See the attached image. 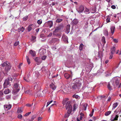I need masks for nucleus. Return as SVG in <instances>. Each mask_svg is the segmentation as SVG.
Instances as JSON below:
<instances>
[{
    "instance_id": "1a4fd4ad",
    "label": "nucleus",
    "mask_w": 121,
    "mask_h": 121,
    "mask_svg": "<svg viewBox=\"0 0 121 121\" xmlns=\"http://www.w3.org/2000/svg\"><path fill=\"white\" fill-rule=\"evenodd\" d=\"M35 26L33 24H31L28 26L27 27V29L28 32H30L32 29L33 27H35Z\"/></svg>"
},
{
    "instance_id": "0eeeda50",
    "label": "nucleus",
    "mask_w": 121,
    "mask_h": 121,
    "mask_svg": "<svg viewBox=\"0 0 121 121\" xmlns=\"http://www.w3.org/2000/svg\"><path fill=\"white\" fill-rule=\"evenodd\" d=\"M76 10L78 13H82L84 10V7L83 6H80L79 7L77 8L76 9Z\"/></svg>"
},
{
    "instance_id": "09e8293b",
    "label": "nucleus",
    "mask_w": 121,
    "mask_h": 121,
    "mask_svg": "<svg viewBox=\"0 0 121 121\" xmlns=\"http://www.w3.org/2000/svg\"><path fill=\"white\" fill-rule=\"evenodd\" d=\"M28 16H26L24 17L23 18V20L24 21H26L28 19Z\"/></svg>"
},
{
    "instance_id": "7c9ffc66",
    "label": "nucleus",
    "mask_w": 121,
    "mask_h": 121,
    "mask_svg": "<svg viewBox=\"0 0 121 121\" xmlns=\"http://www.w3.org/2000/svg\"><path fill=\"white\" fill-rule=\"evenodd\" d=\"M11 77V76H9L8 77L7 79H6L7 80H8V81H9L10 82H12V81L13 80V76H11L12 77Z\"/></svg>"
},
{
    "instance_id": "4d7b16f0",
    "label": "nucleus",
    "mask_w": 121,
    "mask_h": 121,
    "mask_svg": "<svg viewBox=\"0 0 121 121\" xmlns=\"http://www.w3.org/2000/svg\"><path fill=\"white\" fill-rule=\"evenodd\" d=\"M10 98H11V95H8L6 96V98L7 99H10Z\"/></svg>"
},
{
    "instance_id": "9d476101",
    "label": "nucleus",
    "mask_w": 121,
    "mask_h": 121,
    "mask_svg": "<svg viewBox=\"0 0 121 121\" xmlns=\"http://www.w3.org/2000/svg\"><path fill=\"white\" fill-rule=\"evenodd\" d=\"M31 76H24L23 78L24 80L26 82H29L32 80Z\"/></svg>"
},
{
    "instance_id": "864d4df0",
    "label": "nucleus",
    "mask_w": 121,
    "mask_h": 121,
    "mask_svg": "<svg viewBox=\"0 0 121 121\" xmlns=\"http://www.w3.org/2000/svg\"><path fill=\"white\" fill-rule=\"evenodd\" d=\"M53 101V100H52L51 101L48 102L47 103V105H46V107H47L51 103H52Z\"/></svg>"
},
{
    "instance_id": "5701e85b",
    "label": "nucleus",
    "mask_w": 121,
    "mask_h": 121,
    "mask_svg": "<svg viewBox=\"0 0 121 121\" xmlns=\"http://www.w3.org/2000/svg\"><path fill=\"white\" fill-rule=\"evenodd\" d=\"M69 100V99L67 98H66L64 99L62 102V103L64 106L65 105L66 103L68 102V101Z\"/></svg>"
},
{
    "instance_id": "6e6552de",
    "label": "nucleus",
    "mask_w": 121,
    "mask_h": 121,
    "mask_svg": "<svg viewBox=\"0 0 121 121\" xmlns=\"http://www.w3.org/2000/svg\"><path fill=\"white\" fill-rule=\"evenodd\" d=\"M40 83L39 82L35 83L34 89H35L36 88V89L37 90V91H39L40 90Z\"/></svg>"
},
{
    "instance_id": "37998d69",
    "label": "nucleus",
    "mask_w": 121,
    "mask_h": 121,
    "mask_svg": "<svg viewBox=\"0 0 121 121\" xmlns=\"http://www.w3.org/2000/svg\"><path fill=\"white\" fill-rule=\"evenodd\" d=\"M54 105H55V106H56V104H52L50 106V107L49 108V109H48V111L49 112H51V110H50V108L52 106H54Z\"/></svg>"
},
{
    "instance_id": "aec40b11",
    "label": "nucleus",
    "mask_w": 121,
    "mask_h": 121,
    "mask_svg": "<svg viewBox=\"0 0 121 121\" xmlns=\"http://www.w3.org/2000/svg\"><path fill=\"white\" fill-rule=\"evenodd\" d=\"M25 29L24 27L23 26L19 28L18 29V30L19 32H23L24 31Z\"/></svg>"
},
{
    "instance_id": "13d9d810",
    "label": "nucleus",
    "mask_w": 121,
    "mask_h": 121,
    "mask_svg": "<svg viewBox=\"0 0 121 121\" xmlns=\"http://www.w3.org/2000/svg\"><path fill=\"white\" fill-rule=\"evenodd\" d=\"M113 40L115 43H117L118 42V40L117 39H113Z\"/></svg>"
},
{
    "instance_id": "a19ab883",
    "label": "nucleus",
    "mask_w": 121,
    "mask_h": 121,
    "mask_svg": "<svg viewBox=\"0 0 121 121\" xmlns=\"http://www.w3.org/2000/svg\"><path fill=\"white\" fill-rule=\"evenodd\" d=\"M26 58L28 64H30V60L29 59L28 56H26Z\"/></svg>"
},
{
    "instance_id": "b1692460",
    "label": "nucleus",
    "mask_w": 121,
    "mask_h": 121,
    "mask_svg": "<svg viewBox=\"0 0 121 121\" xmlns=\"http://www.w3.org/2000/svg\"><path fill=\"white\" fill-rule=\"evenodd\" d=\"M11 92V91L8 89H5L4 91V93L5 94H6L9 93Z\"/></svg>"
},
{
    "instance_id": "423d86ee",
    "label": "nucleus",
    "mask_w": 121,
    "mask_h": 121,
    "mask_svg": "<svg viewBox=\"0 0 121 121\" xmlns=\"http://www.w3.org/2000/svg\"><path fill=\"white\" fill-rule=\"evenodd\" d=\"M59 41V39L57 38H53L49 42L51 44L53 45L55 43H58Z\"/></svg>"
},
{
    "instance_id": "8fccbe9b",
    "label": "nucleus",
    "mask_w": 121,
    "mask_h": 121,
    "mask_svg": "<svg viewBox=\"0 0 121 121\" xmlns=\"http://www.w3.org/2000/svg\"><path fill=\"white\" fill-rule=\"evenodd\" d=\"M19 44V41L15 42L14 44V45L15 46H17Z\"/></svg>"
},
{
    "instance_id": "e433bc0d",
    "label": "nucleus",
    "mask_w": 121,
    "mask_h": 121,
    "mask_svg": "<svg viewBox=\"0 0 121 121\" xmlns=\"http://www.w3.org/2000/svg\"><path fill=\"white\" fill-rule=\"evenodd\" d=\"M72 108H71V107H70L69 108H68L67 113H69V114H70L72 112Z\"/></svg>"
},
{
    "instance_id": "603ef678",
    "label": "nucleus",
    "mask_w": 121,
    "mask_h": 121,
    "mask_svg": "<svg viewBox=\"0 0 121 121\" xmlns=\"http://www.w3.org/2000/svg\"><path fill=\"white\" fill-rule=\"evenodd\" d=\"M87 66H89L90 67H91V68H92L93 67V64L90 63L89 64H88V65Z\"/></svg>"
},
{
    "instance_id": "f03ea898",
    "label": "nucleus",
    "mask_w": 121,
    "mask_h": 121,
    "mask_svg": "<svg viewBox=\"0 0 121 121\" xmlns=\"http://www.w3.org/2000/svg\"><path fill=\"white\" fill-rule=\"evenodd\" d=\"M1 65L3 67L5 66V67L4 69V72H3L2 71L0 72V76L2 75L6 76L9 75L8 74V71L9 70L11 69V65L10 63L6 61L2 64Z\"/></svg>"
},
{
    "instance_id": "a211bd4d",
    "label": "nucleus",
    "mask_w": 121,
    "mask_h": 121,
    "mask_svg": "<svg viewBox=\"0 0 121 121\" xmlns=\"http://www.w3.org/2000/svg\"><path fill=\"white\" fill-rule=\"evenodd\" d=\"M119 77H118V76L115 77L113 78V79H115L116 80L115 83L116 85L117 86L118 85L119 83Z\"/></svg>"
},
{
    "instance_id": "6e6d98bb",
    "label": "nucleus",
    "mask_w": 121,
    "mask_h": 121,
    "mask_svg": "<svg viewBox=\"0 0 121 121\" xmlns=\"http://www.w3.org/2000/svg\"><path fill=\"white\" fill-rule=\"evenodd\" d=\"M104 34L105 35L108 36V31L107 30L105 31L104 32Z\"/></svg>"
},
{
    "instance_id": "338daca9",
    "label": "nucleus",
    "mask_w": 121,
    "mask_h": 121,
    "mask_svg": "<svg viewBox=\"0 0 121 121\" xmlns=\"http://www.w3.org/2000/svg\"><path fill=\"white\" fill-rule=\"evenodd\" d=\"M113 54H112V53L110 55V57H109V59H112L113 57Z\"/></svg>"
},
{
    "instance_id": "3c124183",
    "label": "nucleus",
    "mask_w": 121,
    "mask_h": 121,
    "mask_svg": "<svg viewBox=\"0 0 121 121\" xmlns=\"http://www.w3.org/2000/svg\"><path fill=\"white\" fill-rule=\"evenodd\" d=\"M73 97L75 98L76 99H78L79 97V96L77 95H73Z\"/></svg>"
},
{
    "instance_id": "4be33fe9",
    "label": "nucleus",
    "mask_w": 121,
    "mask_h": 121,
    "mask_svg": "<svg viewBox=\"0 0 121 121\" xmlns=\"http://www.w3.org/2000/svg\"><path fill=\"white\" fill-rule=\"evenodd\" d=\"M29 52L33 56H35L36 55L35 52L33 51L32 50H30Z\"/></svg>"
},
{
    "instance_id": "58836bf2",
    "label": "nucleus",
    "mask_w": 121,
    "mask_h": 121,
    "mask_svg": "<svg viewBox=\"0 0 121 121\" xmlns=\"http://www.w3.org/2000/svg\"><path fill=\"white\" fill-rule=\"evenodd\" d=\"M111 111H108L105 113V115L106 116H108L111 113Z\"/></svg>"
},
{
    "instance_id": "2f4dec72",
    "label": "nucleus",
    "mask_w": 121,
    "mask_h": 121,
    "mask_svg": "<svg viewBox=\"0 0 121 121\" xmlns=\"http://www.w3.org/2000/svg\"><path fill=\"white\" fill-rule=\"evenodd\" d=\"M56 22L59 23L62 21V19H60L59 18L57 17H56Z\"/></svg>"
},
{
    "instance_id": "e2e57ef3",
    "label": "nucleus",
    "mask_w": 121,
    "mask_h": 121,
    "mask_svg": "<svg viewBox=\"0 0 121 121\" xmlns=\"http://www.w3.org/2000/svg\"><path fill=\"white\" fill-rule=\"evenodd\" d=\"M36 37L34 36H32V40H34L35 39Z\"/></svg>"
},
{
    "instance_id": "6ab92c4d",
    "label": "nucleus",
    "mask_w": 121,
    "mask_h": 121,
    "mask_svg": "<svg viewBox=\"0 0 121 121\" xmlns=\"http://www.w3.org/2000/svg\"><path fill=\"white\" fill-rule=\"evenodd\" d=\"M70 25H67L66 27V32L68 34L69 32L70 29Z\"/></svg>"
},
{
    "instance_id": "4468645a",
    "label": "nucleus",
    "mask_w": 121,
    "mask_h": 121,
    "mask_svg": "<svg viewBox=\"0 0 121 121\" xmlns=\"http://www.w3.org/2000/svg\"><path fill=\"white\" fill-rule=\"evenodd\" d=\"M60 29V26L56 27L54 31H53V35H56V33L58 32Z\"/></svg>"
},
{
    "instance_id": "774afa93",
    "label": "nucleus",
    "mask_w": 121,
    "mask_h": 121,
    "mask_svg": "<svg viewBox=\"0 0 121 121\" xmlns=\"http://www.w3.org/2000/svg\"><path fill=\"white\" fill-rule=\"evenodd\" d=\"M52 33H51L49 34L47 36L48 37H50L51 36H52Z\"/></svg>"
},
{
    "instance_id": "9b49d317",
    "label": "nucleus",
    "mask_w": 121,
    "mask_h": 121,
    "mask_svg": "<svg viewBox=\"0 0 121 121\" xmlns=\"http://www.w3.org/2000/svg\"><path fill=\"white\" fill-rule=\"evenodd\" d=\"M11 107L12 105L10 104L4 105V109L5 110H9Z\"/></svg>"
},
{
    "instance_id": "69168bd1",
    "label": "nucleus",
    "mask_w": 121,
    "mask_h": 121,
    "mask_svg": "<svg viewBox=\"0 0 121 121\" xmlns=\"http://www.w3.org/2000/svg\"><path fill=\"white\" fill-rule=\"evenodd\" d=\"M73 111L74 110L75 111V110L76 109V108H77V107H76V105H75V104H74L73 105Z\"/></svg>"
},
{
    "instance_id": "bb28decb",
    "label": "nucleus",
    "mask_w": 121,
    "mask_h": 121,
    "mask_svg": "<svg viewBox=\"0 0 121 121\" xmlns=\"http://www.w3.org/2000/svg\"><path fill=\"white\" fill-rule=\"evenodd\" d=\"M92 68L91 67H90L89 66H87V67L86 68V70L88 72H90Z\"/></svg>"
},
{
    "instance_id": "ea45409f",
    "label": "nucleus",
    "mask_w": 121,
    "mask_h": 121,
    "mask_svg": "<svg viewBox=\"0 0 121 121\" xmlns=\"http://www.w3.org/2000/svg\"><path fill=\"white\" fill-rule=\"evenodd\" d=\"M110 17L109 15L107 16V18L106 19V21L107 22H110Z\"/></svg>"
},
{
    "instance_id": "4c0bfd02",
    "label": "nucleus",
    "mask_w": 121,
    "mask_h": 121,
    "mask_svg": "<svg viewBox=\"0 0 121 121\" xmlns=\"http://www.w3.org/2000/svg\"><path fill=\"white\" fill-rule=\"evenodd\" d=\"M41 91H39L36 93L37 95L38 96H40L41 95Z\"/></svg>"
},
{
    "instance_id": "79ce46f5",
    "label": "nucleus",
    "mask_w": 121,
    "mask_h": 121,
    "mask_svg": "<svg viewBox=\"0 0 121 121\" xmlns=\"http://www.w3.org/2000/svg\"><path fill=\"white\" fill-rule=\"evenodd\" d=\"M102 41L103 43L105 44V39L104 36L102 37Z\"/></svg>"
},
{
    "instance_id": "49530a36",
    "label": "nucleus",
    "mask_w": 121,
    "mask_h": 121,
    "mask_svg": "<svg viewBox=\"0 0 121 121\" xmlns=\"http://www.w3.org/2000/svg\"><path fill=\"white\" fill-rule=\"evenodd\" d=\"M88 22H86L85 23V25L83 27V28H84V29L87 28L88 27Z\"/></svg>"
},
{
    "instance_id": "f3484780",
    "label": "nucleus",
    "mask_w": 121,
    "mask_h": 121,
    "mask_svg": "<svg viewBox=\"0 0 121 121\" xmlns=\"http://www.w3.org/2000/svg\"><path fill=\"white\" fill-rule=\"evenodd\" d=\"M70 103V102L69 101L67 102L66 103L65 106L66 109L69 108L70 107H71V108H72V106Z\"/></svg>"
},
{
    "instance_id": "680f3d73",
    "label": "nucleus",
    "mask_w": 121,
    "mask_h": 121,
    "mask_svg": "<svg viewBox=\"0 0 121 121\" xmlns=\"http://www.w3.org/2000/svg\"><path fill=\"white\" fill-rule=\"evenodd\" d=\"M31 113V112H28L26 113L24 115L25 116H26L28 115Z\"/></svg>"
},
{
    "instance_id": "f8f14e48",
    "label": "nucleus",
    "mask_w": 121,
    "mask_h": 121,
    "mask_svg": "<svg viewBox=\"0 0 121 121\" xmlns=\"http://www.w3.org/2000/svg\"><path fill=\"white\" fill-rule=\"evenodd\" d=\"M55 82H52L50 85V88L53 90H55L56 87V86L55 84Z\"/></svg>"
},
{
    "instance_id": "052dcab7",
    "label": "nucleus",
    "mask_w": 121,
    "mask_h": 121,
    "mask_svg": "<svg viewBox=\"0 0 121 121\" xmlns=\"http://www.w3.org/2000/svg\"><path fill=\"white\" fill-rule=\"evenodd\" d=\"M42 119V117H39L38 118V121H41Z\"/></svg>"
},
{
    "instance_id": "0e129e2a",
    "label": "nucleus",
    "mask_w": 121,
    "mask_h": 121,
    "mask_svg": "<svg viewBox=\"0 0 121 121\" xmlns=\"http://www.w3.org/2000/svg\"><path fill=\"white\" fill-rule=\"evenodd\" d=\"M111 8L113 9H115L116 7L114 5H113L111 6Z\"/></svg>"
},
{
    "instance_id": "412c9836",
    "label": "nucleus",
    "mask_w": 121,
    "mask_h": 121,
    "mask_svg": "<svg viewBox=\"0 0 121 121\" xmlns=\"http://www.w3.org/2000/svg\"><path fill=\"white\" fill-rule=\"evenodd\" d=\"M115 29V27L112 26H111L110 27L111 33L113 35L114 32V30Z\"/></svg>"
},
{
    "instance_id": "473e14b6",
    "label": "nucleus",
    "mask_w": 121,
    "mask_h": 121,
    "mask_svg": "<svg viewBox=\"0 0 121 121\" xmlns=\"http://www.w3.org/2000/svg\"><path fill=\"white\" fill-rule=\"evenodd\" d=\"M83 47L84 45L82 43L79 46V50L80 51L82 50L83 48Z\"/></svg>"
},
{
    "instance_id": "cd10ccee",
    "label": "nucleus",
    "mask_w": 121,
    "mask_h": 121,
    "mask_svg": "<svg viewBox=\"0 0 121 121\" xmlns=\"http://www.w3.org/2000/svg\"><path fill=\"white\" fill-rule=\"evenodd\" d=\"M84 12L86 14H88L90 13V11L88 9L86 8Z\"/></svg>"
},
{
    "instance_id": "c756f323",
    "label": "nucleus",
    "mask_w": 121,
    "mask_h": 121,
    "mask_svg": "<svg viewBox=\"0 0 121 121\" xmlns=\"http://www.w3.org/2000/svg\"><path fill=\"white\" fill-rule=\"evenodd\" d=\"M117 105L118 103H114L113 105L112 110L115 109L117 106Z\"/></svg>"
},
{
    "instance_id": "c03bdc74",
    "label": "nucleus",
    "mask_w": 121,
    "mask_h": 121,
    "mask_svg": "<svg viewBox=\"0 0 121 121\" xmlns=\"http://www.w3.org/2000/svg\"><path fill=\"white\" fill-rule=\"evenodd\" d=\"M42 23V20L41 19L37 21V23L38 24L40 25Z\"/></svg>"
},
{
    "instance_id": "f704fd0d",
    "label": "nucleus",
    "mask_w": 121,
    "mask_h": 121,
    "mask_svg": "<svg viewBox=\"0 0 121 121\" xmlns=\"http://www.w3.org/2000/svg\"><path fill=\"white\" fill-rule=\"evenodd\" d=\"M92 13H95L96 11V8L95 7H93L92 9Z\"/></svg>"
},
{
    "instance_id": "c85d7f7f",
    "label": "nucleus",
    "mask_w": 121,
    "mask_h": 121,
    "mask_svg": "<svg viewBox=\"0 0 121 121\" xmlns=\"http://www.w3.org/2000/svg\"><path fill=\"white\" fill-rule=\"evenodd\" d=\"M25 93L30 95L32 94V91L31 90H28L25 91Z\"/></svg>"
},
{
    "instance_id": "393cba45",
    "label": "nucleus",
    "mask_w": 121,
    "mask_h": 121,
    "mask_svg": "<svg viewBox=\"0 0 121 121\" xmlns=\"http://www.w3.org/2000/svg\"><path fill=\"white\" fill-rule=\"evenodd\" d=\"M73 25H76L78 23V21L77 19H74L72 21Z\"/></svg>"
},
{
    "instance_id": "a878e982",
    "label": "nucleus",
    "mask_w": 121,
    "mask_h": 121,
    "mask_svg": "<svg viewBox=\"0 0 121 121\" xmlns=\"http://www.w3.org/2000/svg\"><path fill=\"white\" fill-rule=\"evenodd\" d=\"M115 50L116 48L115 47H113L112 48H111V53L114 54V53Z\"/></svg>"
},
{
    "instance_id": "ddd939ff",
    "label": "nucleus",
    "mask_w": 121,
    "mask_h": 121,
    "mask_svg": "<svg viewBox=\"0 0 121 121\" xmlns=\"http://www.w3.org/2000/svg\"><path fill=\"white\" fill-rule=\"evenodd\" d=\"M35 61L37 63L38 65H39L42 61V60L40 58L36 57L35 59Z\"/></svg>"
},
{
    "instance_id": "bf43d9fd",
    "label": "nucleus",
    "mask_w": 121,
    "mask_h": 121,
    "mask_svg": "<svg viewBox=\"0 0 121 121\" xmlns=\"http://www.w3.org/2000/svg\"><path fill=\"white\" fill-rule=\"evenodd\" d=\"M22 117V115L21 114H20L18 115L17 116V117L18 118L21 119Z\"/></svg>"
},
{
    "instance_id": "5fc2aeb1",
    "label": "nucleus",
    "mask_w": 121,
    "mask_h": 121,
    "mask_svg": "<svg viewBox=\"0 0 121 121\" xmlns=\"http://www.w3.org/2000/svg\"><path fill=\"white\" fill-rule=\"evenodd\" d=\"M47 56H44L41 57V60H44L46 58Z\"/></svg>"
},
{
    "instance_id": "7ed1b4c3",
    "label": "nucleus",
    "mask_w": 121,
    "mask_h": 121,
    "mask_svg": "<svg viewBox=\"0 0 121 121\" xmlns=\"http://www.w3.org/2000/svg\"><path fill=\"white\" fill-rule=\"evenodd\" d=\"M13 92L14 94L17 93L19 90V87L18 84L17 83H14L13 85Z\"/></svg>"
},
{
    "instance_id": "2eb2a0df",
    "label": "nucleus",
    "mask_w": 121,
    "mask_h": 121,
    "mask_svg": "<svg viewBox=\"0 0 121 121\" xmlns=\"http://www.w3.org/2000/svg\"><path fill=\"white\" fill-rule=\"evenodd\" d=\"M62 39L66 43H68V38L67 36L65 35H63L62 37Z\"/></svg>"
},
{
    "instance_id": "c9c22d12",
    "label": "nucleus",
    "mask_w": 121,
    "mask_h": 121,
    "mask_svg": "<svg viewBox=\"0 0 121 121\" xmlns=\"http://www.w3.org/2000/svg\"><path fill=\"white\" fill-rule=\"evenodd\" d=\"M119 117V116L117 115L115 116L114 118L112 120V121H117Z\"/></svg>"
},
{
    "instance_id": "dca6fc26",
    "label": "nucleus",
    "mask_w": 121,
    "mask_h": 121,
    "mask_svg": "<svg viewBox=\"0 0 121 121\" xmlns=\"http://www.w3.org/2000/svg\"><path fill=\"white\" fill-rule=\"evenodd\" d=\"M45 52V50L44 49H40L39 51V53L40 55L42 56L44 55Z\"/></svg>"
},
{
    "instance_id": "f257e3e1",
    "label": "nucleus",
    "mask_w": 121,
    "mask_h": 121,
    "mask_svg": "<svg viewBox=\"0 0 121 121\" xmlns=\"http://www.w3.org/2000/svg\"><path fill=\"white\" fill-rule=\"evenodd\" d=\"M75 82L71 84L70 85V88L73 91L78 92L79 89L82 87L83 88L85 87L86 85L84 84V81L83 79L80 78H78L74 80Z\"/></svg>"
},
{
    "instance_id": "a18cd8bd",
    "label": "nucleus",
    "mask_w": 121,
    "mask_h": 121,
    "mask_svg": "<svg viewBox=\"0 0 121 121\" xmlns=\"http://www.w3.org/2000/svg\"><path fill=\"white\" fill-rule=\"evenodd\" d=\"M107 87L110 90L111 89V86L110 85V84L109 83H108L107 85Z\"/></svg>"
},
{
    "instance_id": "39448f33",
    "label": "nucleus",
    "mask_w": 121,
    "mask_h": 121,
    "mask_svg": "<svg viewBox=\"0 0 121 121\" xmlns=\"http://www.w3.org/2000/svg\"><path fill=\"white\" fill-rule=\"evenodd\" d=\"M10 83V82L9 81H8V80L5 79L3 84L4 87L5 88L9 87L11 85Z\"/></svg>"
},
{
    "instance_id": "de8ad7c7",
    "label": "nucleus",
    "mask_w": 121,
    "mask_h": 121,
    "mask_svg": "<svg viewBox=\"0 0 121 121\" xmlns=\"http://www.w3.org/2000/svg\"><path fill=\"white\" fill-rule=\"evenodd\" d=\"M70 115V114L69 113H66L64 116V117L65 118L68 117Z\"/></svg>"
},
{
    "instance_id": "20e7f679",
    "label": "nucleus",
    "mask_w": 121,
    "mask_h": 121,
    "mask_svg": "<svg viewBox=\"0 0 121 121\" xmlns=\"http://www.w3.org/2000/svg\"><path fill=\"white\" fill-rule=\"evenodd\" d=\"M53 22L52 21H49L46 22L44 24V26L46 27L51 28L53 26Z\"/></svg>"
},
{
    "instance_id": "72a5a7b5",
    "label": "nucleus",
    "mask_w": 121,
    "mask_h": 121,
    "mask_svg": "<svg viewBox=\"0 0 121 121\" xmlns=\"http://www.w3.org/2000/svg\"><path fill=\"white\" fill-rule=\"evenodd\" d=\"M22 108H18L17 110V112L18 113H21L22 112Z\"/></svg>"
}]
</instances>
